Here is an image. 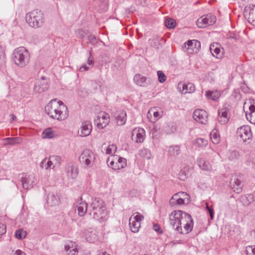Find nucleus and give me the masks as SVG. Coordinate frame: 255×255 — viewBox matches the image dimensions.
Returning a JSON list of instances; mask_svg holds the SVG:
<instances>
[{"instance_id":"nucleus-30","label":"nucleus","mask_w":255,"mask_h":255,"mask_svg":"<svg viewBox=\"0 0 255 255\" xmlns=\"http://www.w3.org/2000/svg\"><path fill=\"white\" fill-rule=\"evenodd\" d=\"M206 96L208 99L216 101L221 96L220 92L218 91H208L206 92Z\"/></svg>"},{"instance_id":"nucleus-13","label":"nucleus","mask_w":255,"mask_h":255,"mask_svg":"<svg viewBox=\"0 0 255 255\" xmlns=\"http://www.w3.org/2000/svg\"><path fill=\"white\" fill-rule=\"evenodd\" d=\"M208 115L207 112L203 110H196L193 114V119L202 124H206L207 122Z\"/></svg>"},{"instance_id":"nucleus-34","label":"nucleus","mask_w":255,"mask_h":255,"mask_svg":"<svg viewBox=\"0 0 255 255\" xmlns=\"http://www.w3.org/2000/svg\"><path fill=\"white\" fill-rule=\"evenodd\" d=\"M182 90L185 91V93H191L195 91V86L194 84L188 83L187 84H182Z\"/></svg>"},{"instance_id":"nucleus-25","label":"nucleus","mask_w":255,"mask_h":255,"mask_svg":"<svg viewBox=\"0 0 255 255\" xmlns=\"http://www.w3.org/2000/svg\"><path fill=\"white\" fill-rule=\"evenodd\" d=\"M2 140L4 141V145L19 144L22 142V139L20 137H7L3 138Z\"/></svg>"},{"instance_id":"nucleus-64","label":"nucleus","mask_w":255,"mask_h":255,"mask_svg":"<svg viewBox=\"0 0 255 255\" xmlns=\"http://www.w3.org/2000/svg\"><path fill=\"white\" fill-rule=\"evenodd\" d=\"M46 158H45L43 160H42V161L40 163V166L41 168L45 167L44 166H45V165H46V164H45L46 163Z\"/></svg>"},{"instance_id":"nucleus-60","label":"nucleus","mask_w":255,"mask_h":255,"mask_svg":"<svg viewBox=\"0 0 255 255\" xmlns=\"http://www.w3.org/2000/svg\"><path fill=\"white\" fill-rule=\"evenodd\" d=\"M4 57V51L3 48L0 46V61L2 60Z\"/></svg>"},{"instance_id":"nucleus-47","label":"nucleus","mask_w":255,"mask_h":255,"mask_svg":"<svg viewBox=\"0 0 255 255\" xmlns=\"http://www.w3.org/2000/svg\"><path fill=\"white\" fill-rule=\"evenodd\" d=\"M227 37L229 39H233L235 41H237L239 40V36L236 34L234 32H229L227 34Z\"/></svg>"},{"instance_id":"nucleus-31","label":"nucleus","mask_w":255,"mask_h":255,"mask_svg":"<svg viewBox=\"0 0 255 255\" xmlns=\"http://www.w3.org/2000/svg\"><path fill=\"white\" fill-rule=\"evenodd\" d=\"M132 217H131L129 220V225L130 227V230L133 233H137L139 231V229L140 227L141 223H138V222H134L132 221Z\"/></svg>"},{"instance_id":"nucleus-2","label":"nucleus","mask_w":255,"mask_h":255,"mask_svg":"<svg viewBox=\"0 0 255 255\" xmlns=\"http://www.w3.org/2000/svg\"><path fill=\"white\" fill-rule=\"evenodd\" d=\"M25 19L28 25L33 28L42 27L45 22L43 13L38 9L27 13L25 16Z\"/></svg>"},{"instance_id":"nucleus-24","label":"nucleus","mask_w":255,"mask_h":255,"mask_svg":"<svg viewBox=\"0 0 255 255\" xmlns=\"http://www.w3.org/2000/svg\"><path fill=\"white\" fill-rule=\"evenodd\" d=\"M115 157L116 166L114 168L115 170L121 169L124 168L127 165V160L123 157H119L117 155H114Z\"/></svg>"},{"instance_id":"nucleus-21","label":"nucleus","mask_w":255,"mask_h":255,"mask_svg":"<svg viewBox=\"0 0 255 255\" xmlns=\"http://www.w3.org/2000/svg\"><path fill=\"white\" fill-rule=\"evenodd\" d=\"M115 118L117 120V124L119 126L124 125L127 120V114L125 111L120 110L117 111L115 115Z\"/></svg>"},{"instance_id":"nucleus-52","label":"nucleus","mask_w":255,"mask_h":255,"mask_svg":"<svg viewBox=\"0 0 255 255\" xmlns=\"http://www.w3.org/2000/svg\"><path fill=\"white\" fill-rule=\"evenodd\" d=\"M6 232V226L0 223V236L5 234Z\"/></svg>"},{"instance_id":"nucleus-55","label":"nucleus","mask_w":255,"mask_h":255,"mask_svg":"<svg viewBox=\"0 0 255 255\" xmlns=\"http://www.w3.org/2000/svg\"><path fill=\"white\" fill-rule=\"evenodd\" d=\"M78 253V251L77 249L76 248H74L70 250L68 255H77Z\"/></svg>"},{"instance_id":"nucleus-59","label":"nucleus","mask_w":255,"mask_h":255,"mask_svg":"<svg viewBox=\"0 0 255 255\" xmlns=\"http://www.w3.org/2000/svg\"><path fill=\"white\" fill-rule=\"evenodd\" d=\"M186 196L185 195H181V197L180 198H186V202L187 203H188L190 201V197L186 193Z\"/></svg>"},{"instance_id":"nucleus-62","label":"nucleus","mask_w":255,"mask_h":255,"mask_svg":"<svg viewBox=\"0 0 255 255\" xmlns=\"http://www.w3.org/2000/svg\"><path fill=\"white\" fill-rule=\"evenodd\" d=\"M14 255H26L21 250H18L15 252Z\"/></svg>"},{"instance_id":"nucleus-58","label":"nucleus","mask_w":255,"mask_h":255,"mask_svg":"<svg viewBox=\"0 0 255 255\" xmlns=\"http://www.w3.org/2000/svg\"><path fill=\"white\" fill-rule=\"evenodd\" d=\"M89 69V67L87 66L85 64V65L82 66L79 68V71L80 72H84V71H86L88 70Z\"/></svg>"},{"instance_id":"nucleus-15","label":"nucleus","mask_w":255,"mask_h":255,"mask_svg":"<svg viewBox=\"0 0 255 255\" xmlns=\"http://www.w3.org/2000/svg\"><path fill=\"white\" fill-rule=\"evenodd\" d=\"M228 106L229 105L227 104H225L223 108L220 109L218 111V114L220 117L218 121L222 125L226 124L229 120V117H228V110L227 109V106Z\"/></svg>"},{"instance_id":"nucleus-36","label":"nucleus","mask_w":255,"mask_h":255,"mask_svg":"<svg viewBox=\"0 0 255 255\" xmlns=\"http://www.w3.org/2000/svg\"><path fill=\"white\" fill-rule=\"evenodd\" d=\"M54 136V133L51 128H48L44 130L42 132V137L44 138H51Z\"/></svg>"},{"instance_id":"nucleus-18","label":"nucleus","mask_w":255,"mask_h":255,"mask_svg":"<svg viewBox=\"0 0 255 255\" xmlns=\"http://www.w3.org/2000/svg\"><path fill=\"white\" fill-rule=\"evenodd\" d=\"M48 88V81L37 80L35 83L34 90L37 93H42L47 91Z\"/></svg>"},{"instance_id":"nucleus-56","label":"nucleus","mask_w":255,"mask_h":255,"mask_svg":"<svg viewBox=\"0 0 255 255\" xmlns=\"http://www.w3.org/2000/svg\"><path fill=\"white\" fill-rule=\"evenodd\" d=\"M248 197H244L242 198V201L245 206H248L250 205V202H249Z\"/></svg>"},{"instance_id":"nucleus-57","label":"nucleus","mask_w":255,"mask_h":255,"mask_svg":"<svg viewBox=\"0 0 255 255\" xmlns=\"http://www.w3.org/2000/svg\"><path fill=\"white\" fill-rule=\"evenodd\" d=\"M56 103L58 104V105H59V107L61 108V110H62V109H63V110H64V111H65V108H67V107L64 105V104H63V103L62 101H59L58 102L56 101Z\"/></svg>"},{"instance_id":"nucleus-7","label":"nucleus","mask_w":255,"mask_h":255,"mask_svg":"<svg viewBox=\"0 0 255 255\" xmlns=\"http://www.w3.org/2000/svg\"><path fill=\"white\" fill-rule=\"evenodd\" d=\"M24 189H29L36 183V179L33 174L23 173L18 176Z\"/></svg>"},{"instance_id":"nucleus-61","label":"nucleus","mask_w":255,"mask_h":255,"mask_svg":"<svg viewBox=\"0 0 255 255\" xmlns=\"http://www.w3.org/2000/svg\"><path fill=\"white\" fill-rule=\"evenodd\" d=\"M249 110L250 111V113H253L255 112V106L254 105H252L249 107Z\"/></svg>"},{"instance_id":"nucleus-35","label":"nucleus","mask_w":255,"mask_h":255,"mask_svg":"<svg viewBox=\"0 0 255 255\" xmlns=\"http://www.w3.org/2000/svg\"><path fill=\"white\" fill-rule=\"evenodd\" d=\"M139 154L140 156L148 159L151 157L150 150L145 148L140 149L139 151Z\"/></svg>"},{"instance_id":"nucleus-29","label":"nucleus","mask_w":255,"mask_h":255,"mask_svg":"<svg viewBox=\"0 0 255 255\" xmlns=\"http://www.w3.org/2000/svg\"><path fill=\"white\" fill-rule=\"evenodd\" d=\"M105 204L104 202L99 198H95L93 200L91 204L90 208L92 209L100 208L101 206H105Z\"/></svg>"},{"instance_id":"nucleus-22","label":"nucleus","mask_w":255,"mask_h":255,"mask_svg":"<svg viewBox=\"0 0 255 255\" xmlns=\"http://www.w3.org/2000/svg\"><path fill=\"white\" fill-rule=\"evenodd\" d=\"M46 201L50 206H54L58 205L59 199L56 193H49L47 195Z\"/></svg>"},{"instance_id":"nucleus-41","label":"nucleus","mask_w":255,"mask_h":255,"mask_svg":"<svg viewBox=\"0 0 255 255\" xmlns=\"http://www.w3.org/2000/svg\"><path fill=\"white\" fill-rule=\"evenodd\" d=\"M26 232L23 231V229H19L15 231V237L16 238L21 240L25 238L26 236Z\"/></svg>"},{"instance_id":"nucleus-23","label":"nucleus","mask_w":255,"mask_h":255,"mask_svg":"<svg viewBox=\"0 0 255 255\" xmlns=\"http://www.w3.org/2000/svg\"><path fill=\"white\" fill-rule=\"evenodd\" d=\"M77 208L78 215L81 217L83 216L87 211V204L82 201L81 197L78 201Z\"/></svg>"},{"instance_id":"nucleus-4","label":"nucleus","mask_w":255,"mask_h":255,"mask_svg":"<svg viewBox=\"0 0 255 255\" xmlns=\"http://www.w3.org/2000/svg\"><path fill=\"white\" fill-rule=\"evenodd\" d=\"M182 212V211L181 210L172 211L169 216V222L170 225L175 231L181 234H184L182 229L179 227Z\"/></svg>"},{"instance_id":"nucleus-38","label":"nucleus","mask_w":255,"mask_h":255,"mask_svg":"<svg viewBox=\"0 0 255 255\" xmlns=\"http://www.w3.org/2000/svg\"><path fill=\"white\" fill-rule=\"evenodd\" d=\"M164 23L165 26L169 29L175 27L176 23L175 20L171 18H166Z\"/></svg>"},{"instance_id":"nucleus-5","label":"nucleus","mask_w":255,"mask_h":255,"mask_svg":"<svg viewBox=\"0 0 255 255\" xmlns=\"http://www.w3.org/2000/svg\"><path fill=\"white\" fill-rule=\"evenodd\" d=\"M180 217L179 227L181 228V224L184 225V234H187L191 232L193 228L194 221L191 216L184 211L182 212V216Z\"/></svg>"},{"instance_id":"nucleus-33","label":"nucleus","mask_w":255,"mask_h":255,"mask_svg":"<svg viewBox=\"0 0 255 255\" xmlns=\"http://www.w3.org/2000/svg\"><path fill=\"white\" fill-rule=\"evenodd\" d=\"M164 130L167 134H171L176 130V126L174 123H169L164 128Z\"/></svg>"},{"instance_id":"nucleus-6","label":"nucleus","mask_w":255,"mask_h":255,"mask_svg":"<svg viewBox=\"0 0 255 255\" xmlns=\"http://www.w3.org/2000/svg\"><path fill=\"white\" fill-rule=\"evenodd\" d=\"M95 159V155L90 149L84 150L79 157L81 163L89 167L92 166Z\"/></svg>"},{"instance_id":"nucleus-51","label":"nucleus","mask_w":255,"mask_h":255,"mask_svg":"<svg viewBox=\"0 0 255 255\" xmlns=\"http://www.w3.org/2000/svg\"><path fill=\"white\" fill-rule=\"evenodd\" d=\"M53 162L52 161V160H51V159H50L49 158L48 160L47 161L46 165H45L44 167H45L46 169H48L49 168H52L53 169L54 167V166H55L54 165V166H53L52 167L51 166L53 165Z\"/></svg>"},{"instance_id":"nucleus-17","label":"nucleus","mask_w":255,"mask_h":255,"mask_svg":"<svg viewBox=\"0 0 255 255\" xmlns=\"http://www.w3.org/2000/svg\"><path fill=\"white\" fill-rule=\"evenodd\" d=\"M133 81L135 84L139 86L146 87L150 84V80L140 74L134 76Z\"/></svg>"},{"instance_id":"nucleus-32","label":"nucleus","mask_w":255,"mask_h":255,"mask_svg":"<svg viewBox=\"0 0 255 255\" xmlns=\"http://www.w3.org/2000/svg\"><path fill=\"white\" fill-rule=\"evenodd\" d=\"M78 169L75 166H69L67 170L68 176L74 179L78 175Z\"/></svg>"},{"instance_id":"nucleus-46","label":"nucleus","mask_w":255,"mask_h":255,"mask_svg":"<svg viewBox=\"0 0 255 255\" xmlns=\"http://www.w3.org/2000/svg\"><path fill=\"white\" fill-rule=\"evenodd\" d=\"M246 117L251 123L255 125V112L250 113L249 115L246 114Z\"/></svg>"},{"instance_id":"nucleus-3","label":"nucleus","mask_w":255,"mask_h":255,"mask_svg":"<svg viewBox=\"0 0 255 255\" xmlns=\"http://www.w3.org/2000/svg\"><path fill=\"white\" fill-rule=\"evenodd\" d=\"M13 59L14 63L20 67L26 66L30 59V54L27 49L24 47H19L15 49L13 52Z\"/></svg>"},{"instance_id":"nucleus-11","label":"nucleus","mask_w":255,"mask_h":255,"mask_svg":"<svg viewBox=\"0 0 255 255\" xmlns=\"http://www.w3.org/2000/svg\"><path fill=\"white\" fill-rule=\"evenodd\" d=\"M185 44L187 52L190 54L197 53L201 47L200 42L197 40H189Z\"/></svg>"},{"instance_id":"nucleus-12","label":"nucleus","mask_w":255,"mask_h":255,"mask_svg":"<svg viewBox=\"0 0 255 255\" xmlns=\"http://www.w3.org/2000/svg\"><path fill=\"white\" fill-rule=\"evenodd\" d=\"M186 195V193L184 192H179L174 194L169 200V204L172 207L177 205H181L185 204L186 198H180L181 195Z\"/></svg>"},{"instance_id":"nucleus-10","label":"nucleus","mask_w":255,"mask_h":255,"mask_svg":"<svg viewBox=\"0 0 255 255\" xmlns=\"http://www.w3.org/2000/svg\"><path fill=\"white\" fill-rule=\"evenodd\" d=\"M89 214L92 216L93 219L97 220L99 221H102L107 215L106 206H101L100 208H98L90 210Z\"/></svg>"},{"instance_id":"nucleus-40","label":"nucleus","mask_w":255,"mask_h":255,"mask_svg":"<svg viewBox=\"0 0 255 255\" xmlns=\"http://www.w3.org/2000/svg\"><path fill=\"white\" fill-rule=\"evenodd\" d=\"M211 139L214 144H218L220 140L219 134L213 130L211 133Z\"/></svg>"},{"instance_id":"nucleus-39","label":"nucleus","mask_w":255,"mask_h":255,"mask_svg":"<svg viewBox=\"0 0 255 255\" xmlns=\"http://www.w3.org/2000/svg\"><path fill=\"white\" fill-rule=\"evenodd\" d=\"M210 50L213 56L217 58H219V54L220 53V49L218 47H215L214 44H211L210 46Z\"/></svg>"},{"instance_id":"nucleus-42","label":"nucleus","mask_w":255,"mask_h":255,"mask_svg":"<svg viewBox=\"0 0 255 255\" xmlns=\"http://www.w3.org/2000/svg\"><path fill=\"white\" fill-rule=\"evenodd\" d=\"M116 161L115 160V157H114V155H112L111 157H109L107 160V162L108 165V166L112 169L115 170V167L116 166V163L115 162Z\"/></svg>"},{"instance_id":"nucleus-49","label":"nucleus","mask_w":255,"mask_h":255,"mask_svg":"<svg viewBox=\"0 0 255 255\" xmlns=\"http://www.w3.org/2000/svg\"><path fill=\"white\" fill-rule=\"evenodd\" d=\"M143 218L144 217L142 215L137 213V214L133 217V220L132 221L134 222H138V223H140V221H142Z\"/></svg>"},{"instance_id":"nucleus-8","label":"nucleus","mask_w":255,"mask_h":255,"mask_svg":"<svg viewBox=\"0 0 255 255\" xmlns=\"http://www.w3.org/2000/svg\"><path fill=\"white\" fill-rule=\"evenodd\" d=\"M216 21V17L215 15L208 14L204 15L198 18L196 21V24L199 28H204L208 25H212Z\"/></svg>"},{"instance_id":"nucleus-63","label":"nucleus","mask_w":255,"mask_h":255,"mask_svg":"<svg viewBox=\"0 0 255 255\" xmlns=\"http://www.w3.org/2000/svg\"><path fill=\"white\" fill-rule=\"evenodd\" d=\"M209 212V213L210 214V218L211 220H213V218H214V210L213 209H212L211 210H210Z\"/></svg>"},{"instance_id":"nucleus-9","label":"nucleus","mask_w":255,"mask_h":255,"mask_svg":"<svg viewBox=\"0 0 255 255\" xmlns=\"http://www.w3.org/2000/svg\"><path fill=\"white\" fill-rule=\"evenodd\" d=\"M237 135L244 142L247 141L250 139L252 136L251 128L249 126L241 127L238 128Z\"/></svg>"},{"instance_id":"nucleus-54","label":"nucleus","mask_w":255,"mask_h":255,"mask_svg":"<svg viewBox=\"0 0 255 255\" xmlns=\"http://www.w3.org/2000/svg\"><path fill=\"white\" fill-rule=\"evenodd\" d=\"M94 59H93V57L92 55V53L91 52H89V57L88 58V64L89 65H91V66H93V64H94Z\"/></svg>"},{"instance_id":"nucleus-44","label":"nucleus","mask_w":255,"mask_h":255,"mask_svg":"<svg viewBox=\"0 0 255 255\" xmlns=\"http://www.w3.org/2000/svg\"><path fill=\"white\" fill-rule=\"evenodd\" d=\"M157 74L158 76V81L160 83H163L166 81V76L162 71H160V70L158 71L157 72Z\"/></svg>"},{"instance_id":"nucleus-45","label":"nucleus","mask_w":255,"mask_h":255,"mask_svg":"<svg viewBox=\"0 0 255 255\" xmlns=\"http://www.w3.org/2000/svg\"><path fill=\"white\" fill-rule=\"evenodd\" d=\"M247 255H255V246H249L246 247Z\"/></svg>"},{"instance_id":"nucleus-16","label":"nucleus","mask_w":255,"mask_h":255,"mask_svg":"<svg viewBox=\"0 0 255 255\" xmlns=\"http://www.w3.org/2000/svg\"><path fill=\"white\" fill-rule=\"evenodd\" d=\"M110 123V117L107 113H104L102 117L98 116L95 120V124L98 128L102 129L105 128Z\"/></svg>"},{"instance_id":"nucleus-14","label":"nucleus","mask_w":255,"mask_h":255,"mask_svg":"<svg viewBox=\"0 0 255 255\" xmlns=\"http://www.w3.org/2000/svg\"><path fill=\"white\" fill-rule=\"evenodd\" d=\"M92 129V126L91 122L86 121L82 123L80 131L78 133L81 136L85 137L91 133Z\"/></svg>"},{"instance_id":"nucleus-53","label":"nucleus","mask_w":255,"mask_h":255,"mask_svg":"<svg viewBox=\"0 0 255 255\" xmlns=\"http://www.w3.org/2000/svg\"><path fill=\"white\" fill-rule=\"evenodd\" d=\"M113 148H115V150L117 149V147L114 144L109 145V146L108 147V148H107V150H106V153L109 154H111L112 153Z\"/></svg>"},{"instance_id":"nucleus-1","label":"nucleus","mask_w":255,"mask_h":255,"mask_svg":"<svg viewBox=\"0 0 255 255\" xmlns=\"http://www.w3.org/2000/svg\"><path fill=\"white\" fill-rule=\"evenodd\" d=\"M45 113L51 118L62 121L68 117V109L62 111L56 103V99L52 100L45 108Z\"/></svg>"},{"instance_id":"nucleus-28","label":"nucleus","mask_w":255,"mask_h":255,"mask_svg":"<svg viewBox=\"0 0 255 255\" xmlns=\"http://www.w3.org/2000/svg\"><path fill=\"white\" fill-rule=\"evenodd\" d=\"M198 164L200 168L203 170L209 171L211 169V166L210 163L203 159L198 160Z\"/></svg>"},{"instance_id":"nucleus-26","label":"nucleus","mask_w":255,"mask_h":255,"mask_svg":"<svg viewBox=\"0 0 255 255\" xmlns=\"http://www.w3.org/2000/svg\"><path fill=\"white\" fill-rule=\"evenodd\" d=\"M168 151L170 156L175 157L180 153V147L178 145H171L169 147Z\"/></svg>"},{"instance_id":"nucleus-27","label":"nucleus","mask_w":255,"mask_h":255,"mask_svg":"<svg viewBox=\"0 0 255 255\" xmlns=\"http://www.w3.org/2000/svg\"><path fill=\"white\" fill-rule=\"evenodd\" d=\"M85 239L89 243H94L97 240V236L93 231H86L85 232Z\"/></svg>"},{"instance_id":"nucleus-37","label":"nucleus","mask_w":255,"mask_h":255,"mask_svg":"<svg viewBox=\"0 0 255 255\" xmlns=\"http://www.w3.org/2000/svg\"><path fill=\"white\" fill-rule=\"evenodd\" d=\"M207 144L208 141L202 138H197L195 142V145L200 148L205 147Z\"/></svg>"},{"instance_id":"nucleus-19","label":"nucleus","mask_w":255,"mask_h":255,"mask_svg":"<svg viewBox=\"0 0 255 255\" xmlns=\"http://www.w3.org/2000/svg\"><path fill=\"white\" fill-rule=\"evenodd\" d=\"M145 131L142 128H135L133 129L132 132V138L134 136V134L136 135L135 142L136 143L142 142L144 140Z\"/></svg>"},{"instance_id":"nucleus-50","label":"nucleus","mask_w":255,"mask_h":255,"mask_svg":"<svg viewBox=\"0 0 255 255\" xmlns=\"http://www.w3.org/2000/svg\"><path fill=\"white\" fill-rule=\"evenodd\" d=\"M153 229L159 234H162L163 232L159 225L157 224H153Z\"/></svg>"},{"instance_id":"nucleus-48","label":"nucleus","mask_w":255,"mask_h":255,"mask_svg":"<svg viewBox=\"0 0 255 255\" xmlns=\"http://www.w3.org/2000/svg\"><path fill=\"white\" fill-rule=\"evenodd\" d=\"M89 43L93 45H95L97 43V39L96 37L93 35H90L88 37Z\"/></svg>"},{"instance_id":"nucleus-20","label":"nucleus","mask_w":255,"mask_h":255,"mask_svg":"<svg viewBox=\"0 0 255 255\" xmlns=\"http://www.w3.org/2000/svg\"><path fill=\"white\" fill-rule=\"evenodd\" d=\"M230 185L234 192L240 193L242 191V185L238 177L235 175L233 177L230 181Z\"/></svg>"},{"instance_id":"nucleus-43","label":"nucleus","mask_w":255,"mask_h":255,"mask_svg":"<svg viewBox=\"0 0 255 255\" xmlns=\"http://www.w3.org/2000/svg\"><path fill=\"white\" fill-rule=\"evenodd\" d=\"M49 159L52 160L55 166H59L61 160V157L57 155H52L49 157Z\"/></svg>"}]
</instances>
